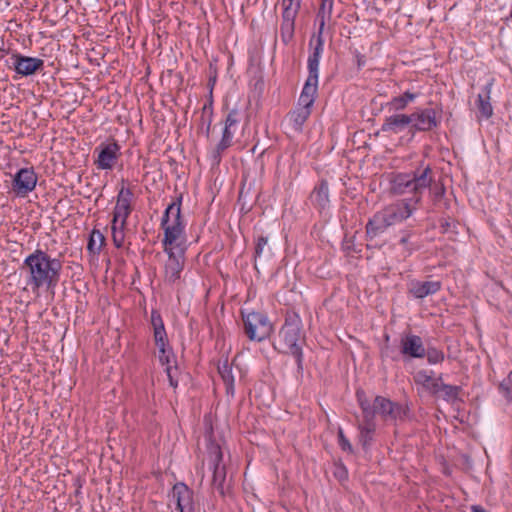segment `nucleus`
I'll use <instances>...</instances> for the list:
<instances>
[{"label": "nucleus", "instance_id": "4", "mask_svg": "<svg viewBox=\"0 0 512 512\" xmlns=\"http://www.w3.org/2000/svg\"><path fill=\"white\" fill-rule=\"evenodd\" d=\"M301 326V320L298 315L288 316L274 341L275 349L279 352L295 356L299 367H301L302 363L301 343L304 340Z\"/></svg>", "mask_w": 512, "mask_h": 512}, {"label": "nucleus", "instance_id": "10", "mask_svg": "<svg viewBox=\"0 0 512 512\" xmlns=\"http://www.w3.org/2000/svg\"><path fill=\"white\" fill-rule=\"evenodd\" d=\"M168 255L165 263V279L169 283H175L181 277L185 264L186 247H172L171 250H164Z\"/></svg>", "mask_w": 512, "mask_h": 512}, {"label": "nucleus", "instance_id": "11", "mask_svg": "<svg viewBox=\"0 0 512 512\" xmlns=\"http://www.w3.org/2000/svg\"><path fill=\"white\" fill-rule=\"evenodd\" d=\"M412 128L417 131H431L440 123L441 112L435 108L419 109L410 114Z\"/></svg>", "mask_w": 512, "mask_h": 512}, {"label": "nucleus", "instance_id": "16", "mask_svg": "<svg viewBox=\"0 0 512 512\" xmlns=\"http://www.w3.org/2000/svg\"><path fill=\"white\" fill-rule=\"evenodd\" d=\"M37 184V176L33 169H20L13 179V190L20 196H26Z\"/></svg>", "mask_w": 512, "mask_h": 512}, {"label": "nucleus", "instance_id": "44", "mask_svg": "<svg viewBox=\"0 0 512 512\" xmlns=\"http://www.w3.org/2000/svg\"><path fill=\"white\" fill-rule=\"evenodd\" d=\"M166 366V373H167V376H168V379H169V382H170V385L174 388L177 387L178 385V382L177 380L175 379V375L173 373V368L171 366V362L168 363V364H164Z\"/></svg>", "mask_w": 512, "mask_h": 512}, {"label": "nucleus", "instance_id": "45", "mask_svg": "<svg viewBox=\"0 0 512 512\" xmlns=\"http://www.w3.org/2000/svg\"><path fill=\"white\" fill-rule=\"evenodd\" d=\"M334 475L340 480H345L347 478V470L344 466H336Z\"/></svg>", "mask_w": 512, "mask_h": 512}, {"label": "nucleus", "instance_id": "30", "mask_svg": "<svg viewBox=\"0 0 512 512\" xmlns=\"http://www.w3.org/2000/svg\"><path fill=\"white\" fill-rule=\"evenodd\" d=\"M218 370L221 378L223 379L226 385L227 392L233 393L234 377L232 375L231 367L228 365L227 362H225L222 366H219Z\"/></svg>", "mask_w": 512, "mask_h": 512}, {"label": "nucleus", "instance_id": "27", "mask_svg": "<svg viewBox=\"0 0 512 512\" xmlns=\"http://www.w3.org/2000/svg\"><path fill=\"white\" fill-rule=\"evenodd\" d=\"M413 180L409 175H398L394 181V191L398 194L413 193Z\"/></svg>", "mask_w": 512, "mask_h": 512}, {"label": "nucleus", "instance_id": "3", "mask_svg": "<svg viewBox=\"0 0 512 512\" xmlns=\"http://www.w3.org/2000/svg\"><path fill=\"white\" fill-rule=\"evenodd\" d=\"M161 228L164 230L162 240L164 250H171V246L186 247L185 224L181 217V199L168 205L161 220Z\"/></svg>", "mask_w": 512, "mask_h": 512}, {"label": "nucleus", "instance_id": "42", "mask_svg": "<svg viewBox=\"0 0 512 512\" xmlns=\"http://www.w3.org/2000/svg\"><path fill=\"white\" fill-rule=\"evenodd\" d=\"M267 243H268L267 237H264V236L258 237L256 247H255V255L256 256H258V257L261 256Z\"/></svg>", "mask_w": 512, "mask_h": 512}, {"label": "nucleus", "instance_id": "21", "mask_svg": "<svg viewBox=\"0 0 512 512\" xmlns=\"http://www.w3.org/2000/svg\"><path fill=\"white\" fill-rule=\"evenodd\" d=\"M411 124L410 115L394 114L387 117L382 125L383 132L398 134Z\"/></svg>", "mask_w": 512, "mask_h": 512}, {"label": "nucleus", "instance_id": "2", "mask_svg": "<svg viewBox=\"0 0 512 512\" xmlns=\"http://www.w3.org/2000/svg\"><path fill=\"white\" fill-rule=\"evenodd\" d=\"M416 210V206L407 199L398 201L377 212L366 224V233L369 238H375L387 228L409 218Z\"/></svg>", "mask_w": 512, "mask_h": 512}, {"label": "nucleus", "instance_id": "23", "mask_svg": "<svg viewBox=\"0 0 512 512\" xmlns=\"http://www.w3.org/2000/svg\"><path fill=\"white\" fill-rule=\"evenodd\" d=\"M492 83H488L484 87V94L478 95L477 107L479 113L482 117L488 119L493 114V108L490 103V93H491Z\"/></svg>", "mask_w": 512, "mask_h": 512}, {"label": "nucleus", "instance_id": "14", "mask_svg": "<svg viewBox=\"0 0 512 512\" xmlns=\"http://www.w3.org/2000/svg\"><path fill=\"white\" fill-rule=\"evenodd\" d=\"M172 500L179 512H195L193 491L184 483H176L172 488Z\"/></svg>", "mask_w": 512, "mask_h": 512}, {"label": "nucleus", "instance_id": "40", "mask_svg": "<svg viewBox=\"0 0 512 512\" xmlns=\"http://www.w3.org/2000/svg\"><path fill=\"white\" fill-rule=\"evenodd\" d=\"M314 101H315V98L300 94L298 104H299L300 108H306L308 110H311V107H312Z\"/></svg>", "mask_w": 512, "mask_h": 512}, {"label": "nucleus", "instance_id": "17", "mask_svg": "<svg viewBox=\"0 0 512 512\" xmlns=\"http://www.w3.org/2000/svg\"><path fill=\"white\" fill-rule=\"evenodd\" d=\"M11 59L15 71L22 76L33 75L44 66V61L40 58L13 54Z\"/></svg>", "mask_w": 512, "mask_h": 512}, {"label": "nucleus", "instance_id": "8", "mask_svg": "<svg viewBox=\"0 0 512 512\" xmlns=\"http://www.w3.org/2000/svg\"><path fill=\"white\" fill-rule=\"evenodd\" d=\"M356 396L363 415V423L359 424V440L363 447H367L370 444L375 431L373 412L371 411L370 402L366 399L364 391L358 390Z\"/></svg>", "mask_w": 512, "mask_h": 512}, {"label": "nucleus", "instance_id": "29", "mask_svg": "<svg viewBox=\"0 0 512 512\" xmlns=\"http://www.w3.org/2000/svg\"><path fill=\"white\" fill-rule=\"evenodd\" d=\"M311 110L306 108H297L290 114V120L293 122L294 128L300 130L302 125L308 119Z\"/></svg>", "mask_w": 512, "mask_h": 512}, {"label": "nucleus", "instance_id": "13", "mask_svg": "<svg viewBox=\"0 0 512 512\" xmlns=\"http://www.w3.org/2000/svg\"><path fill=\"white\" fill-rule=\"evenodd\" d=\"M133 193L129 188H125L124 186L120 189L117 202L113 212V220L112 222L118 224L120 223V227H125L127 223V218L129 217L132 208Z\"/></svg>", "mask_w": 512, "mask_h": 512}, {"label": "nucleus", "instance_id": "47", "mask_svg": "<svg viewBox=\"0 0 512 512\" xmlns=\"http://www.w3.org/2000/svg\"><path fill=\"white\" fill-rule=\"evenodd\" d=\"M407 237H402L401 240H400V243L401 244H406L407 243Z\"/></svg>", "mask_w": 512, "mask_h": 512}, {"label": "nucleus", "instance_id": "22", "mask_svg": "<svg viewBox=\"0 0 512 512\" xmlns=\"http://www.w3.org/2000/svg\"><path fill=\"white\" fill-rule=\"evenodd\" d=\"M416 385L420 386L424 391L435 394L437 387L442 380L441 377L433 378L426 370H419L413 376Z\"/></svg>", "mask_w": 512, "mask_h": 512}, {"label": "nucleus", "instance_id": "9", "mask_svg": "<svg viewBox=\"0 0 512 512\" xmlns=\"http://www.w3.org/2000/svg\"><path fill=\"white\" fill-rule=\"evenodd\" d=\"M209 459L213 465L212 486L221 496L225 495L226 469L222 465L223 454L219 445L211 443L208 447Z\"/></svg>", "mask_w": 512, "mask_h": 512}, {"label": "nucleus", "instance_id": "36", "mask_svg": "<svg viewBox=\"0 0 512 512\" xmlns=\"http://www.w3.org/2000/svg\"><path fill=\"white\" fill-rule=\"evenodd\" d=\"M124 228L125 227H120V223L116 224L112 222V238L115 246L118 248L121 247L124 243Z\"/></svg>", "mask_w": 512, "mask_h": 512}, {"label": "nucleus", "instance_id": "12", "mask_svg": "<svg viewBox=\"0 0 512 512\" xmlns=\"http://www.w3.org/2000/svg\"><path fill=\"white\" fill-rule=\"evenodd\" d=\"M97 158L94 160V165L100 170H111L119 159L120 146L116 142L108 144H100L96 149Z\"/></svg>", "mask_w": 512, "mask_h": 512}, {"label": "nucleus", "instance_id": "49", "mask_svg": "<svg viewBox=\"0 0 512 512\" xmlns=\"http://www.w3.org/2000/svg\"><path fill=\"white\" fill-rule=\"evenodd\" d=\"M443 192H444V191H443V189H442L440 192H438V193H437V195H442V194H443Z\"/></svg>", "mask_w": 512, "mask_h": 512}, {"label": "nucleus", "instance_id": "26", "mask_svg": "<svg viewBox=\"0 0 512 512\" xmlns=\"http://www.w3.org/2000/svg\"><path fill=\"white\" fill-rule=\"evenodd\" d=\"M459 391H460V387L453 386V385H447V384L442 383V381H440V383L437 387V393H435L434 395H438L439 397H442L443 399H445L447 401H453V400L457 399Z\"/></svg>", "mask_w": 512, "mask_h": 512}, {"label": "nucleus", "instance_id": "32", "mask_svg": "<svg viewBox=\"0 0 512 512\" xmlns=\"http://www.w3.org/2000/svg\"><path fill=\"white\" fill-rule=\"evenodd\" d=\"M318 75L308 74L301 94L315 98L318 88Z\"/></svg>", "mask_w": 512, "mask_h": 512}, {"label": "nucleus", "instance_id": "35", "mask_svg": "<svg viewBox=\"0 0 512 512\" xmlns=\"http://www.w3.org/2000/svg\"><path fill=\"white\" fill-rule=\"evenodd\" d=\"M425 356L427 357L429 364L441 363L445 358L444 353L435 347H428L425 349Z\"/></svg>", "mask_w": 512, "mask_h": 512}, {"label": "nucleus", "instance_id": "37", "mask_svg": "<svg viewBox=\"0 0 512 512\" xmlns=\"http://www.w3.org/2000/svg\"><path fill=\"white\" fill-rule=\"evenodd\" d=\"M500 390L508 401H512V371L509 373L508 377L500 384Z\"/></svg>", "mask_w": 512, "mask_h": 512}, {"label": "nucleus", "instance_id": "15", "mask_svg": "<svg viewBox=\"0 0 512 512\" xmlns=\"http://www.w3.org/2000/svg\"><path fill=\"white\" fill-rule=\"evenodd\" d=\"M412 180V191L414 194V198L411 199L410 201L413 205L417 207V205L421 201V195L423 191H425L427 188H430L434 181L432 169L429 166H427L421 171H416L412 177Z\"/></svg>", "mask_w": 512, "mask_h": 512}, {"label": "nucleus", "instance_id": "1", "mask_svg": "<svg viewBox=\"0 0 512 512\" xmlns=\"http://www.w3.org/2000/svg\"><path fill=\"white\" fill-rule=\"evenodd\" d=\"M22 270L27 274V285L35 292L41 287L50 289L58 284L62 262L43 250L36 249L25 258Z\"/></svg>", "mask_w": 512, "mask_h": 512}, {"label": "nucleus", "instance_id": "7", "mask_svg": "<svg viewBox=\"0 0 512 512\" xmlns=\"http://www.w3.org/2000/svg\"><path fill=\"white\" fill-rule=\"evenodd\" d=\"M370 406L373 419L378 415L385 421H397L403 419L407 413L406 408L382 396L375 397Z\"/></svg>", "mask_w": 512, "mask_h": 512}, {"label": "nucleus", "instance_id": "48", "mask_svg": "<svg viewBox=\"0 0 512 512\" xmlns=\"http://www.w3.org/2000/svg\"><path fill=\"white\" fill-rule=\"evenodd\" d=\"M382 356H383V357L388 356L387 349H384V350L382 351Z\"/></svg>", "mask_w": 512, "mask_h": 512}, {"label": "nucleus", "instance_id": "20", "mask_svg": "<svg viewBox=\"0 0 512 512\" xmlns=\"http://www.w3.org/2000/svg\"><path fill=\"white\" fill-rule=\"evenodd\" d=\"M401 351L404 355L413 358H423L425 356V347L422 339L417 335H406L401 340Z\"/></svg>", "mask_w": 512, "mask_h": 512}, {"label": "nucleus", "instance_id": "24", "mask_svg": "<svg viewBox=\"0 0 512 512\" xmlns=\"http://www.w3.org/2000/svg\"><path fill=\"white\" fill-rule=\"evenodd\" d=\"M333 10V0H321L317 21L319 22L318 33L323 34L326 23L331 19Z\"/></svg>", "mask_w": 512, "mask_h": 512}, {"label": "nucleus", "instance_id": "46", "mask_svg": "<svg viewBox=\"0 0 512 512\" xmlns=\"http://www.w3.org/2000/svg\"><path fill=\"white\" fill-rule=\"evenodd\" d=\"M472 512H487L482 506L480 505H473L471 506Z\"/></svg>", "mask_w": 512, "mask_h": 512}, {"label": "nucleus", "instance_id": "43", "mask_svg": "<svg viewBox=\"0 0 512 512\" xmlns=\"http://www.w3.org/2000/svg\"><path fill=\"white\" fill-rule=\"evenodd\" d=\"M301 6V0H283L282 7L283 10L291 9V10H299Z\"/></svg>", "mask_w": 512, "mask_h": 512}, {"label": "nucleus", "instance_id": "5", "mask_svg": "<svg viewBox=\"0 0 512 512\" xmlns=\"http://www.w3.org/2000/svg\"><path fill=\"white\" fill-rule=\"evenodd\" d=\"M243 322L245 333L252 341L260 342L266 339L272 331V325L267 316L260 312L243 315Z\"/></svg>", "mask_w": 512, "mask_h": 512}, {"label": "nucleus", "instance_id": "28", "mask_svg": "<svg viewBox=\"0 0 512 512\" xmlns=\"http://www.w3.org/2000/svg\"><path fill=\"white\" fill-rule=\"evenodd\" d=\"M417 98V94L406 91L400 96L394 97L390 101V106L394 110H403L410 102Z\"/></svg>", "mask_w": 512, "mask_h": 512}, {"label": "nucleus", "instance_id": "33", "mask_svg": "<svg viewBox=\"0 0 512 512\" xmlns=\"http://www.w3.org/2000/svg\"><path fill=\"white\" fill-rule=\"evenodd\" d=\"M235 130L233 128H228V126H224L223 134L220 142L217 145V152L221 153L225 149H227L231 143L234 136Z\"/></svg>", "mask_w": 512, "mask_h": 512}, {"label": "nucleus", "instance_id": "18", "mask_svg": "<svg viewBox=\"0 0 512 512\" xmlns=\"http://www.w3.org/2000/svg\"><path fill=\"white\" fill-rule=\"evenodd\" d=\"M309 46L312 50L311 54L308 57V72L312 75L319 76V62L324 50V40L322 34L317 33V35H313L310 39Z\"/></svg>", "mask_w": 512, "mask_h": 512}, {"label": "nucleus", "instance_id": "34", "mask_svg": "<svg viewBox=\"0 0 512 512\" xmlns=\"http://www.w3.org/2000/svg\"><path fill=\"white\" fill-rule=\"evenodd\" d=\"M295 23L282 21L280 36L285 44H288L294 36Z\"/></svg>", "mask_w": 512, "mask_h": 512}, {"label": "nucleus", "instance_id": "38", "mask_svg": "<svg viewBox=\"0 0 512 512\" xmlns=\"http://www.w3.org/2000/svg\"><path fill=\"white\" fill-rule=\"evenodd\" d=\"M239 113L237 110H232L228 113L226 120H225V126H228V128H234L239 123Z\"/></svg>", "mask_w": 512, "mask_h": 512}, {"label": "nucleus", "instance_id": "6", "mask_svg": "<svg viewBox=\"0 0 512 512\" xmlns=\"http://www.w3.org/2000/svg\"><path fill=\"white\" fill-rule=\"evenodd\" d=\"M151 324L153 327V336L156 347L159 351V361L161 364H168L171 361V349L168 344L167 333L160 314L157 311L151 313Z\"/></svg>", "mask_w": 512, "mask_h": 512}, {"label": "nucleus", "instance_id": "31", "mask_svg": "<svg viewBox=\"0 0 512 512\" xmlns=\"http://www.w3.org/2000/svg\"><path fill=\"white\" fill-rule=\"evenodd\" d=\"M104 242H105V238H104L103 234L100 231L93 230L90 235L87 248L90 252L97 253L100 251Z\"/></svg>", "mask_w": 512, "mask_h": 512}, {"label": "nucleus", "instance_id": "25", "mask_svg": "<svg viewBox=\"0 0 512 512\" xmlns=\"http://www.w3.org/2000/svg\"><path fill=\"white\" fill-rule=\"evenodd\" d=\"M311 200L320 208H325L329 203L328 184L322 181L311 193Z\"/></svg>", "mask_w": 512, "mask_h": 512}, {"label": "nucleus", "instance_id": "19", "mask_svg": "<svg viewBox=\"0 0 512 512\" xmlns=\"http://www.w3.org/2000/svg\"><path fill=\"white\" fill-rule=\"evenodd\" d=\"M441 289L440 281L413 280L409 284V292L417 299H423L437 293Z\"/></svg>", "mask_w": 512, "mask_h": 512}, {"label": "nucleus", "instance_id": "39", "mask_svg": "<svg viewBox=\"0 0 512 512\" xmlns=\"http://www.w3.org/2000/svg\"><path fill=\"white\" fill-rule=\"evenodd\" d=\"M338 443L344 451H353L352 445L350 444L349 440L345 437L342 429H339L338 431Z\"/></svg>", "mask_w": 512, "mask_h": 512}, {"label": "nucleus", "instance_id": "41", "mask_svg": "<svg viewBox=\"0 0 512 512\" xmlns=\"http://www.w3.org/2000/svg\"><path fill=\"white\" fill-rule=\"evenodd\" d=\"M299 10H283L282 21L295 23V19L298 15Z\"/></svg>", "mask_w": 512, "mask_h": 512}]
</instances>
